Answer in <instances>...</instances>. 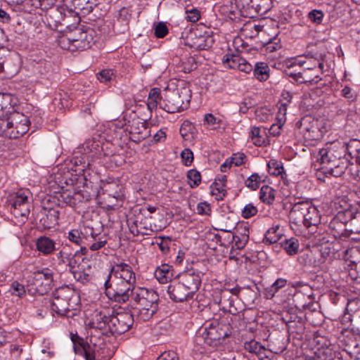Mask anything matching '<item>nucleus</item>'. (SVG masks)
<instances>
[{"label": "nucleus", "instance_id": "4", "mask_svg": "<svg viewBox=\"0 0 360 360\" xmlns=\"http://www.w3.org/2000/svg\"><path fill=\"white\" fill-rule=\"evenodd\" d=\"M79 302L77 292L68 286L58 288L53 292L51 309L61 316L72 317Z\"/></svg>", "mask_w": 360, "mask_h": 360}, {"label": "nucleus", "instance_id": "39", "mask_svg": "<svg viewBox=\"0 0 360 360\" xmlns=\"http://www.w3.org/2000/svg\"><path fill=\"white\" fill-rule=\"evenodd\" d=\"M10 291L12 295L22 297L26 295L25 287L18 281H13L11 285Z\"/></svg>", "mask_w": 360, "mask_h": 360}, {"label": "nucleus", "instance_id": "32", "mask_svg": "<svg viewBox=\"0 0 360 360\" xmlns=\"http://www.w3.org/2000/svg\"><path fill=\"white\" fill-rule=\"evenodd\" d=\"M186 176L191 188H195L201 183V174L197 169H192L188 170Z\"/></svg>", "mask_w": 360, "mask_h": 360}, {"label": "nucleus", "instance_id": "50", "mask_svg": "<svg viewBox=\"0 0 360 360\" xmlns=\"http://www.w3.org/2000/svg\"><path fill=\"white\" fill-rule=\"evenodd\" d=\"M264 49L266 51L272 53L281 49V44L278 39H274L269 41L265 45Z\"/></svg>", "mask_w": 360, "mask_h": 360}, {"label": "nucleus", "instance_id": "11", "mask_svg": "<svg viewBox=\"0 0 360 360\" xmlns=\"http://www.w3.org/2000/svg\"><path fill=\"white\" fill-rule=\"evenodd\" d=\"M134 322V315L130 311H120L112 315L109 331L112 334L120 335L128 331Z\"/></svg>", "mask_w": 360, "mask_h": 360}, {"label": "nucleus", "instance_id": "2", "mask_svg": "<svg viewBox=\"0 0 360 360\" xmlns=\"http://www.w3.org/2000/svg\"><path fill=\"white\" fill-rule=\"evenodd\" d=\"M127 301L132 307L138 310L136 319L147 321L158 310L159 295L152 289L133 288Z\"/></svg>", "mask_w": 360, "mask_h": 360}, {"label": "nucleus", "instance_id": "42", "mask_svg": "<svg viewBox=\"0 0 360 360\" xmlns=\"http://www.w3.org/2000/svg\"><path fill=\"white\" fill-rule=\"evenodd\" d=\"M114 77L113 70L111 69H105L96 74L97 79L103 83L111 81Z\"/></svg>", "mask_w": 360, "mask_h": 360}, {"label": "nucleus", "instance_id": "40", "mask_svg": "<svg viewBox=\"0 0 360 360\" xmlns=\"http://www.w3.org/2000/svg\"><path fill=\"white\" fill-rule=\"evenodd\" d=\"M307 17L309 20L312 22L313 23H315L316 25H319L322 22L324 13L321 10L314 9L311 11L308 15Z\"/></svg>", "mask_w": 360, "mask_h": 360}, {"label": "nucleus", "instance_id": "31", "mask_svg": "<svg viewBox=\"0 0 360 360\" xmlns=\"http://www.w3.org/2000/svg\"><path fill=\"white\" fill-rule=\"evenodd\" d=\"M235 4L243 15L247 16L253 10L252 0H235Z\"/></svg>", "mask_w": 360, "mask_h": 360}, {"label": "nucleus", "instance_id": "12", "mask_svg": "<svg viewBox=\"0 0 360 360\" xmlns=\"http://www.w3.org/2000/svg\"><path fill=\"white\" fill-rule=\"evenodd\" d=\"M91 35L82 34V38L75 39V38H61L59 40V44L63 49L70 51H82L90 48Z\"/></svg>", "mask_w": 360, "mask_h": 360}, {"label": "nucleus", "instance_id": "5", "mask_svg": "<svg viewBox=\"0 0 360 360\" xmlns=\"http://www.w3.org/2000/svg\"><path fill=\"white\" fill-rule=\"evenodd\" d=\"M356 146H360V142L355 139L351 141L349 143H335L331 144L329 147L323 148L319 150L316 157V162L322 167L329 163L330 160L346 156L347 153H349L350 156L353 157Z\"/></svg>", "mask_w": 360, "mask_h": 360}, {"label": "nucleus", "instance_id": "41", "mask_svg": "<svg viewBox=\"0 0 360 360\" xmlns=\"http://www.w3.org/2000/svg\"><path fill=\"white\" fill-rule=\"evenodd\" d=\"M250 136L255 146H261L264 143V139L260 136V128L259 127L251 128Z\"/></svg>", "mask_w": 360, "mask_h": 360}, {"label": "nucleus", "instance_id": "17", "mask_svg": "<svg viewBox=\"0 0 360 360\" xmlns=\"http://www.w3.org/2000/svg\"><path fill=\"white\" fill-rule=\"evenodd\" d=\"M60 211L59 207L44 209L45 216L40 219L39 223L44 229H50L58 224Z\"/></svg>", "mask_w": 360, "mask_h": 360}, {"label": "nucleus", "instance_id": "44", "mask_svg": "<svg viewBox=\"0 0 360 360\" xmlns=\"http://www.w3.org/2000/svg\"><path fill=\"white\" fill-rule=\"evenodd\" d=\"M287 75L292 77L294 80L299 83H309V84H316L319 82V81L321 80V78L319 76H316L314 78H313L311 80H300V78H302V74L301 72H288Z\"/></svg>", "mask_w": 360, "mask_h": 360}, {"label": "nucleus", "instance_id": "43", "mask_svg": "<svg viewBox=\"0 0 360 360\" xmlns=\"http://www.w3.org/2000/svg\"><path fill=\"white\" fill-rule=\"evenodd\" d=\"M287 283V281L284 278H278L271 285L267 297H273L275 293L281 288L284 287Z\"/></svg>", "mask_w": 360, "mask_h": 360}, {"label": "nucleus", "instance_id": "20", "mask_svg": "<svg viewBox=\"0 0 360 360\" xmlns=\"http://www.w3.org/2000/svg\"><path fill=\"white\" fill-rule=\"evenodd\" d=\"M28 190L20 189L11 196L9 200L11 207L15 210L18 209L20 206L25 205L27 202Z\"/></svg>", "mask_w": 360, "mask_h": 360}, {"label": "nucleus", "instance_id": "13", "mask_svg": "<svg viewBox=\"0 0 360 360\" xmlns=\"http://www.w3.org/2000/svg\"><path fill=\"white\" fill-rule=\"evenodd\" d=\"M201 271H181L176 275L179 279V283L184 285L191 292H195L198 290L201 283Z\"/></svg>", "mask_w": 360, "mask_h": 360}, {"label": "nucleus", "instance_id": "56", "mask_svg": "<svg viewBox=\"0 0 360 360\" xmlns=\"http://www.w3.org/2000/svg\"><path fill=\"white\" fill-rule=\"evenodd\" d=\"M342 273L347 276V282L350 280L354 283L360 284V271H342Z\"/></svg>", "mask_w": 360, "mask_h": 360}, {"label": "nucleus", "instance_id": "46", "mask_svg": "<svg viewBox=\"0 0 360 360\" xmlns=\"http://www.w3.org/2000/svg\"><path fill=\"white\" fill-rule=\"evenodd\" d=\"M168 34V28L167 25L159 22L154 26V34L158 38H163Z\"/></svg>", "mask_w": 360, "mask_h": 360}, {"label": "nucleus", "instance_id": "8", "mask_svg": "<svg viewBox=\"0 0 360 360\" xmlns=\"http://www.w3.org/2000/svg\"><path fill=\"white\" fill-rule=\"evenodd\" d=\"M28 285H34L35 290L40 295L47 293L52 288L53 274L45 271H27Z\"/></svg>", "mask_w": 360, "mask_h": 360}, {"label": "nucleus", "instance_id": "7", "mask_svg": "<svg viewBox=\"0 0 360 360\" xmlns=\"http://www.w3.org/2000/svg\"><path fill=\"white\" fill-rule=\"evenodd\" d=\"M231 333L230 326L224 321L213 320L205 328L199 338L211 347H216L221 340L229 336Z\"/></svg>", "mask_w": 360, "mask_h": 360}, {"label": "nucleus", "instance_id": "63", "mask_svg": "<svg viewBox=\"0 0 360 360\" xmlns=\"http://www.w3.org/2000/svg\"><path fill=\"white\" fill-rule=\"evenodd\" d=\"M127 223L130 232L134 236H138L140 233V231L138 229L136 221H131V219H129L127 220Z\"/></svg>", "mask_w": 360, "mask_h": 360}, {"label": "nucleus", "instance_id": "23", "mask_svg": "<svg viewBox=\"0 0 360 360\" xmlns=\"http://www.w3.org/2000/svg\"><path fill=\"white\" fill-rule=\"evenodd\" d=\"M281 247L289 255H294L297 254L300 249V243L297 238L292 237L288 239H285L280 243Z\"/></svg>", "mask_w": 360, "mask_h": 360}, {"label": "nucleus", "instance_id": "64", "mask_svg": "<svg viewBox=\"0 0 360 360\" xmlns=\"http://www.w3.org/2000/svg\"><path fill=\"white\" fill-rule=\"evenodd\" d=\"M354 151L355 153L353 154V157L355 158V161L359 167L357 169V176L360 179V146H356Z\"/></svg>", "mask_w": 360, "mask_h": 360}, {"label": "nucleus", "instance_id": "48", "mask_svg": "<svg viewBox=\"0 0 360 360\" xmlns=\"http://www.w3.org/2000/svg\"><path fill=\"white\" fill-rule=\"evenodd\" d=\"M258 212L257 208L253 205L252 203H249L245 206L243 210H242V217L245 219H249Z\"/></svg>", "mask_w": 360, "mask_h": 360}, {"label": "nucleus", "instance_id": "36", "mask_svg": "<svg viewBox=\"0 0 360 360\" xmlns=\"http://www.w3.org/2000/svg\"><path fill=\"white\" fill-rule=\"evenodd\" d=\"M226 185L221 184L219 182H214L211 185L212 188V194L218 195L217 197V200H223V198L226 195L227 191L225 188Z\"/></svg>", "mask_w": 360, "mask_h": 360}, {"label": "nucleus", "instance_id": "51", "mask_svg": "<svg viewBox=\"0 0 360 360\" xmlns=\"http://www.w3.org/2000/svg\"><path fill=\"white\" fill-rule=\"evenodd\" d=\"M312 260V255L309 254H304L299 257L298 261L300 263L302 264L304 266H312L315 267L316 266V260L314 259V262Z\"/></svg>", "mask_w": 360, "mask_h": 360}, {"label": "nucleus", "instance_id": "61", "mask_svg": "<svg viewBox=\"0 0 360 360\" xmlns=\"http://www.w3.org/2000/svg\"><path fill=\"white\" fill-rule=\"evenodd\" d=\"M84 150L86 153L92 152L93 150H98L99 147L98 142L93 140H88L84 143Z\"/></svg>", "mask_w": 360, "mask_h": 360}, {"label": "nucleus", "instance_id": "30", "mask_svg": "<svg viewBox=\"0 0 360 360\" xmlns=\"http://www.w3.org/2000/svg\"><path fill=\"white\" fill-rule=\"evenodd\" d=\"M253 11L255 13H265L271 9L273 6V0H252Z\"/></svg>", "mask_w": 360, "mask_h": 360}, {"label": "nucleus", "instance_id": "29", "mask_svg": "<svg viewBox=\"0 0 360 360\" xmlns=\"http://www.w3.org/2000/svg\"><path fill=\"white\" fill-rule=\"evenodd\" d=\"M340 215L334 217L329 224V227L333 231V235L337 237H341L345 231V224L339 219Z\"/></svg>", "mask_w": 360, "mask_h": 360}, {"label": "nucleus", "instance_id": "26", "mask_svg": "<svg viewBox=\"0 0 360 360\" xmlns=\"http://www.w3.org/2000/svg\"><path fill=\"white\" fill-rule=\"evenodd\" d=\"M275 192L271 186L264 185L260 188L259 198L263 202L271 205L275 200Z\"/></svg>", "mask_w": 360, "mask_h": 360}, {"label": "nucleus", "instance_id": "52", "mask_svg": "<svg viewBox=\"0 0 360 360\" xmlns=\"http://www.w3.org/2000/svg\"><path fill=\"white\" fill-rule=\"evenodd\" d=\"M73 163L76 166L80 167L78 169H75V171H79V172H84L85 169L89 167L90 163L89 161H86L84 158H75L73 160Z\"/></svg>", "mask_w": 360, "mask_h": 360}, {"label": "nucleus", "instance_id": "21", "mask_svg": "<svg viewBox=\"0 0 360 360\" xmlns=\"http://www.w3.org/2000/svg\"><path fill=\"white\" fill-rule=\"evenodd\" d=\"M8 110L0 116V131L6 136L10 138V134L12 131L11 122L10 117L11 110H13V106L8 104Z\"/></svg>", "mask_w": 360, "mask_h": 360}, {"label": "nucleus", "instance_id": "27", "mask_svg": "<svg viewBox=\"0 0 360 360\" xmlns=\"http://www.w3.org/2000/svg\"><path fill=\"white\" fill-rule=\"evenodd\" d=\"M267 167L268 172L271 175L281 176L282 179L284 178L283 176L285 175V174L283 167V163L281 161L271 159L267 164Z\"/></svg>", "mask_w": 360, "mask_h": 360}, {"label": "nucleus", "instance_id": "28", "mask_svg": "<svg viewBox=\"0 0 360 360\" xmlns=\"http://www.w3.org/2000/svg\"><path fill=\"white\" fill-rule=\"evenodd\" d=\"M269 67L264 63H256L253 70L254 76L259 81H265L269 77Z\"/></svg>", "mask_w": 360, "mask_h": 360}, {"label": "nucleus", "instance_id": "37", "mask_svg": "<svg viewBox=\"0 0 360 360\" xmlns=\"http://www.w3.org/2000/svg\"><path fill=\"white\" fill-rule=\"evenodd\" d=\"M244 347L248 352L257 354H261L262 352L265 349L264 347H263L259 342L255 340L246 342Z\"/></svg>", "mask_w": 360, "mask_h": 360}, {"label": "nucleus", "instance_id": "45", "mask_svg": "<svg viewBox=\"0 0 360 360\" xmlns=\"http://www.w3.org/2000/svg\"><path fill=\"white\" fill-rule=\"evenodd\" d=\"M79 229L80 231L82 232V236L84 242L86 240L91 241V239H95L96 236L98 235V233L94 231V229L90 226H83Z\"/></svg>", "mask_w": 360, "mask_h": 360}, {"label": "nucleus", "instance_id": "25", "mask_svg": "<svg viewBox=\"0 0 360 360\" xmlns=\"http://www.w3.org/2000/svg\"><path fill=\"white\" fill-rule=\"evenodd\" d=\"M122 188V186L114 181L107 182L102 187L104 192L116 199H118L123 195Z\"/></svg>", "mask_w": 360, "mask_h": 360}, {"label": "nucleus", "instance_id": "35", "mask_svg": "<svg viewBox=\"0 0 360 360\" xmlns=\"http://www.w3.org/2000/svg\"><path fill=\"white\" fill-rule=\"evenodd\" d=\"M262 181V176L257 173H254L245 180V185L251 190L255 191L259 187Z\"/></svg>", "mask_w": 360, "mask_h": 360}, {"label": "nucleus", "instance_id": "18", "mask_svg": "<svg viewBox=\"0 0 360 360\" xmlns=\"http://www.w3.org/2000/svg\"><path fill=\"white\" fill-rule=\"evenodd\" d=\"M56 242L49 237L43 236L36 240L37 250L43 255L52 254L56 250Z\"/></svg>", "mask_w": 360, "mask_h": 360}, {"label": "nucleus", "instance_id": "62", "mask_svg": "<svg viewBox=\"0 0 360 360\" xmlns=\"http://www.w3.org/2000/svg\"><path fill=\"white\" fill-rule=\"evenodd\" d=\"M342 96L345 98L354 101L356 98V96L354 94V93L352 91V89L349 86H345L342 89Z\"/></svg>", "mask_w": 360, "mask_h": 360}, {"label": "nucleus", "instance_id": "55", "mask_svg": "<svg viewBox=\"0 0 360 360\" xmlns=\"http://www.w3.org/2000/svg\"><path fill=\"white\" fill-rule=\"evenodd\" d=\"M156 360H179L177 354L174 351L162 352Z\"/></svg>", "mask_w": 360, "mask_h": 360}, {"label": "nucleus", "instance_id": "54", "mask_svg": "<svg viewBox=\"0 0 360 360\" xmlns=\"http://www.w3.org/2000/svg\"><path fill=\"white\" fill-rule=\"evenodd\" d=\"M279 240V234H274L272 230H268L264 238V243L266 244H273Z\"/></svg>", "mask_w": 360, "mask_h": 360}, {"label": "nucleus", "instance_id": "57", "mask_svg": "<svg viewBox=\"0 0 360 360\" xmlns=\"http://www.w3.org/2000/svg\"><path fill=\"white\" fill-rule=\"evenodd\" d=\"M186 20L190 22H195L200 18V13L197 9H192L186 11Z\"/></svg>", "mask_w": 360, "mask_h": 360}, {"label": "nucleus", "instance_id": "22", "mask_svg": "<svg viewBox=\"0 0 360 360\" xmlns=\"http://www.w3.org/2000/svg\"><path fill=\"white\" fill-rule=\"evenodd\" d=\"M158 105H160V108L161 105H164L163 101H161L160 89L158 88H153L150 89L148 94L147 106L148 108L152 111L156 109Z\"/></svg>", "mask_w": 360, "mask_h": 360}, {"label": "nucleus", "instance_id": "10", "mask_svg": "<svg viewBox=\"0 0 360 360\" xmlns=\"http://www.w3.org/2000/svg\"><path fill=\"white\" fill-rule=\"evenodd\" d=\"M10 117L11 122L12 131L10 134V139H18L25 134L30 129L31 121L30 118L23 113L11 110Z\"/></svg>", "mask_w": 360, "mask_h": 360}, {"label": "nucleus", "instance_id": "38", "mask_svg": "<svg viewBox=\"0 0 360 360\" xmlns=\"http://www.w3.org/2000/svg\"><path fill=\"white\" fill-rule=\"evenodd\" d=\"M239 112L245 114L249 109L255 106V102L254 99L250 96L245 97L242 101L239 103Z\"/></svg>", "mask_w": 360, "mask_h": 360}, {"label": "nucleus", "instance_id": "3", "mask_svg": "<svg viewBox=\"0 0 360 360\" xmlns=\"http://www.w3.org/2000/svg\"><path fill=\"white\" fill-rule=\"evenodd\" d=\"M290 219L295 224L303 225L311 229V233L316 232L321 223V214L317 207L311 202L300 201L293 205L290 212Z\"/></svg>", "mask_w": 360, "mask_h": 360}, {"label": "nucleus", "instance_id": "60", "mask_svg": "<svg viewBox=\"0 0 360 360\" xmlns=\"http://www.w3.org/2000/svg\"><path fill=\"white\" fill-rule=\"evenodd\" d=\"M84 352L86 360H98L96 352L91 349L89 345L84 347Z\"/></svg>", "mask_w": 360, "mask_h": 360}, {"label": "nucleus", "instance_id": "59", "mask_svg": "<svg viewBox=\"0 0 360 360\" xmlns=\"http://www.w3.org/2000/svg\"><path fill=\"white\" fill-rule=\"evenodd\" d=\"M204 122L209 126H213L216 124H219L221 120L217 119L211 113H207L205 115Z\"/></svg>", "mask_w": 360, "mask_h": 360}, {"label": "nucleus", "instance_id": "34", "mask_svg": "<svg viewBox=\"0 0 360 360\" xmlns=\"http://www.w3.org/2000/svg\"><path fill=\"white\" fill-rule=\"evenodd\" d=\"M176 271H154V276L160 283H167L174 278H177L174 273Z\"/></svg>", "mask_w": 360, "mask_h": 360}, {"label": "nucleus", "instance_id": "9", "mask_svg": "<svg viewBox=\"0 0 360 360\" xmlns=\"http://www.w3.org/2000/svg\"><path fill=\"white\" fill-rule=\"evenodd\" d=\"M96 196L97 193L96 191L91 193L86 189L77 191H71L67 189L60 193L58 200L71 207H77L91 200L93 198H96Z\"/></svg>", "mask_w": 360, "mask_h": 360}, {"label": "nucleus", "instance_id": "58", "mask_svg": "<svg viewBox=\"0 0 360 360\" xmlns=\"http://www.w3.org/2000/svg\"><path fill=\"white\" fill-rule=\"evenodd\" d=\"M245 158L244 153L234 154L233 157L230 158V162L236 166H240L244 163Z\"/></svg>", "mask_w": 360, "mask_h": 360}, {"label": "nucleus", "instance_id": "33", "mask_svg": "<svg viewBox=\"0 0 360 360\" xmlns=\"http://www.w3.org/2000/svg\"><path fill=\"white\" fill-rule=\"evenodd\" d=\"M82 235V232L80 231V229H73L68 233V239L71 242L79 245L81 247V250H85L86 243H84Z\"/></svg>", "mask_w": 360, "mask_h": 360}, {"label": "nucleus", "instance_id": "16", "mask_svg": "<svg viewBox=\"0 0 360 360\" xmlns=\"http://www.w3.org/2000/svg\"><path fill=\"white\" fill-rule=\"evenodd\" d=\"M348 165V159L346 156H344L343 158L330 160L329 163L322 166L321 169H325V172L328 173L333 176L339 177L345 174Z\"/></svg>", "mask_w": 360, "mask_h": 360}, {"label": "nucleus", "instance_id": "6", "mask_svg": "<svg viewBox=\"0 0 360 360\" xmlns=\"http://www.w3.org/2000/svg\"><path fill=\"white\" fill-rule=\"evenodd\" d=\"M191 98V91L188 86L178 88L166 96L161 108L169 113H175L187 109Z\"/></svg>", "mask_w": 360, "mask_h": 360}, {"label": "nucleus", "instance_id": "24", "mask_svg": "<svg viewBox=\"0 0 360 360\" xmlns=\"http://www.w3.org/2000/svg\"><path fill=\"white\" fill-rule=\"evenodd\" d=\"M243 62L244 58L238 54H226L222 58L224 65L231 69H238L241 63Z\"/></svg>", "mask_w": 360, "mask_h": 360}, {"label": "nucleus", "instance_id": "47", "mask_svg": "<svg viewBox=\"0 0 360 360\" xmlns=\"http://www.w3.org/2000/svg\"><path fill=\"white\" fill-rule=\"evenodd\" d=\"M75 279L83 284L88 283L91 279V276L86 271H70Z\"/></svg>", "mask_w": 360, "mask_h": 360}, {"label": "nucleus", "instance_id": "1", "mask_svg": "<svg viewBox=\"0 0 360 360\" xmlns=\"http://www.w3.org/2000/svg\"><path fill=\"white\" fill-rule=\"evenodd\" d=\"M134 271H110L105 281L106 295L117 302H125L135 288Z\"/></svg>", "mask_w": 360, "mask_h": 360}, {"label": "nucleus", "instance_id": "14", "mask_svg": "<svg viewBox=\"0 0 360 360\" xmlns=\"http://www.w3.org/2000/svg\"><path fill=\"white\" fill-rule=\"evenodd\" d=\"M112 315L110 310L105 309L100 311H96L91 316L89 325L91 328H97L99 330L106 329L110 330V323H111Z\"/></svg>", "mask_w": 360, "mask_h": 360}, {"label": "nucleus", "instance_id": "49", "mask_svg": "<svg viewBox=\"0 0 360 360\" xmlns=\"http://www.w3.org/2000/svg\"><path fill=\"white\" fill-rule=\"evenodd\" d=\"M182 162L186 166H190L193 161V153L189 148H185L181 153Z\"/></svg>", "mask_w": 360, "mask_h": 360}, {"label": "nucleus", "instance_id": "15", "mask_svg": "<svg viewBox=\"0 0 360 360\" xmlns=\"http://www.w3.org/2000/svg\"><path fill=\"white\" fill-rule=\"evenodd\" d=\"M167 292L170 299L176 302L188 301L192 299L194 295L193 292L179 283L169 285Z\"/></svg>", "mask_w": 360, "mask_h": 360}, {"label": "nucleus", "instance_id": "19", "mask_svg": "<svg viewBox=\"0 0 360 360\" xmlns=\"http://www.w3.org/2000/svg\"><path fill=\"white\" fill-rule=\"evenodd\" d=\"M129 132L134 141H140L141 140L146 139L149 136L148 127L144 122L140 121L134 122L130 126Z\"/></svg>", "mask_w": 360, "mask_h": 360}, {"label": "nucleus", "instance_id": "53", "mask_svg": "<svg viewBox=\"0 0 360 360\" xmlns=\"http://www.w3.org/2000/svg\"><path fill=\"white\" fill-rule=\"evenodd\" d=\"M197 212L200 215H210L211 208L207 202H200L197 205Z\"/></svg>", "mask_w": 360, "mask_h": 360}]
</instances>
